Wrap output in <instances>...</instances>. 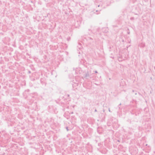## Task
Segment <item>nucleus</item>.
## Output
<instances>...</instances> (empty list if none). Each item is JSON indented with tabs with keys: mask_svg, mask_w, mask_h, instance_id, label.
Returning <instances> with one entry per match:
<instances>
[{
	"mask_svg": "<svg viewBox=\"0 0 155 155\" xmlns=\"http://www.w3.org/2000/svg\"><path fill=\"white\" fill-rule=\"evenodd\" d=\"M89 76V74L88 73H87L86 75V77H88Z\"/></svg>",
	"mask_w": 155,
	"mask_h": 155,
	"instance_id": "obj_1",
	"label": "nucleus"
},
{
	"mask_svg": "<svg viewBox=\"0 0 155 155\" xmlns=\"http://www.w3.org/2000/svg\"><path fill=\"white\" fill-rule=\"evenodd\" d=\"M66 129H67V131H68V127H66Z\"/></svg>",
	"mask_w": 155,
	"mask_h": 155,
	"instance_id": "obj_2",
	"label": "nucleus"
},
{
	"mask_svg": "<svg viewBox=\"0 0 155 155\" xmlns=\"http://www.w3.org/2000/svg\"><path fill=\"white\" fill-rule=\"evenodd\" d=\"M109 111L110 112V108H109Z\"/></svg>",
	"mask_w": 155,
	"mask_h": 155,
	"instance_id": "obj_3",
	"label": "nucleus"
},
{
	"mask_svg": "<svg viewBox=\"0 0 155 155\" xmlns=\"http://www.w3.org/2000/svg\"><path fill=\"white\" fill-rule=\"evenodd\" d=\"M95 73H97V71H95Z\"/></svg>",
	"mask_w": 155,
	"mask_h": 155,
	"instance_id": "obj_4",
	"label": "nucleus"
},
{
	"mask_svg": "<svg viewBox=\"0 0 155 155\" xmlns=\"http://www.w3.org/2000/svg\"><path fill=\"white\" fill-rule=\"evenodd\" d=\"M95 111H97L96 110H95Z\"/></svg>",
	"mask_w": 155,
	"mask_h": 155,
	"instance_id": "obj_5",
	"label": "nucleus"
},
{
	"mask_svg": "<svg viewBox=\"0 0 155 155\" xmlns=\"http://www.w3.org/2000/svg\"><path fill=\"white\" fill-rule=\"evenodd\" d=\"M154 68L155 69V67H154Z\"/></svg>",
	"mask_w": 155,
	"mask_h": 155,
	"instance_id": "obj_6",
	"label": "nucleus"
}]
</instances>
